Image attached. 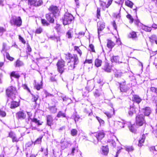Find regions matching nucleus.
Returning a JSON list of instances; mask_svg holds the SVG:
<instances>
[{
  "instance_id": "1",
  "label": "nucleus",
  "mask_w": 157,
  "mask_h": 157,
  "mask_svg": "<svg viewBox=\"0 0 157 157\" xmlns=\"http://www.w3.org/2000/svg\"><path fill=\"white\" fill-rule=\"evenodd\" d=\"M6 93L9 97L11 98L12 100H14L16 98L15 95L17 93V91L15 88L13 86H11L7 89Z\"/></svg>"
},
{
  "instance_id": "2",
  "label": "nucleus",
  "mask_w": 157,
  "mask_h": 157,
  "mask_svg": "<svg viewBox=\"0 0 157 157\" xmlns=\"http://www.w3.org/2000/svg\"><path fill=\"white\" fill-rule=\"evenodd\" d=\"M74 19V17L71 14L66 13L62 18L63 24L64 25H68L71 23Z\"/></svg>"
},
{
  "instance_id": "3",
  "label": "nucleus",
  "mask_w": 157,
  "mask_h": 157,
  "mask_svg": "<svg viewBox=\"0 0 157 157\" xmlns=\"http://www.w3.org/2000/svg\"><path fill=\"white\" fill-rule=\"evenodd\" d=\"M65 62L63 60H59L56 65L57 66V70L61 74L63 73L65 70Z\"/></svg>"
},
{
  "instance_id": "4",
  "label": "nucleus",
  "mask_w": 157,
  "mask_h": 157,
  "mask_svg": "<svg viewBox=\"0 0 157 157\" xmlns=\"http://www.w3.org/2000/svg\"><path fill=\"white\" fill-rule=\"evenodd\" d=\"M136 124L139 126H142L145 122L144 116L143 114L137 115L136 117Z\"/></svg>"
},
{
  "instance_id": "5",
  "label": "nucleus",
  "mask_w": 157,
  "mask_h": 157,
  "mask_svg": "<svg viewBox=\"0 0 157 157\" xmlns=\"http://www.w3.org/2000/svg\"><path fill=\"white\" fill-rule=\"evenodd\" d=\"M65 57L67 59H69L71 61H73L74 62V64H77L78 63V56L77 55L74 54L73 55H72L70 53H68L65 54Z\"/></svg>"
},
{
  "instance_id": "6",
  "label": "nucleus",
  "mask_w": 157,
  "mask_h": 157,
  "mask_svg": "<svg viewBox=\"0 0 157 157\" xmlns=\"http://www.w3.org/2000/svg\"><path fill=\"white\" fill-rule=\"evenodd\" d=\"M10 23L12 25L19 27L21 25L22 21L20 17H13L10 21Z\"/></svg>"
},
{
  "instance_id": "7",
  "label": "nucleus",
  "mask_w": 157,
  "mask_h": 157,
  "mask_svg": "<svg viewBox=\"0 0 157 157\" xmlns=\"http://www.w3.org/2000/svg\"><path fill=\"white\" fill-rule=\"evenodd\" d=\"M53 14L54 16L56 17L59 15V10L57 7L53 6H50L48 9Z\"/></svg>"
},
{
  "instance_id": "8",
  "label": "nucleus",
  "mask_w": 157,
  "mask_h": 157,
  "mask_svg": "<svg viewBox=\"0 0 157 157\" xmlns=\"http://www.w3.org/2000/svg\"><path fill=\"white\" fill-rule=\"evenodd\" d=\"M105 28V24L102 21H100L98 23V37L101 33V32Z\"/></svg>"
},
{
  "instance_id": "9",
  "label": "nucleus",
  "mask_w": 157,
  "mask_h": 157,
  "mask_svg": "<svg viewBox=\"0 0 157 157\" xmlns=\"http://www.w3.org/2000/svg\"><path fill=\"white\" fill-rule=\"evenodd\" d=\"M94 135L96 136L98 140L100 141L104 137L105 134L103 131H101L95 133Z\"/></svg>"
},
{
  "instance_id": "10",
  "label": "nucleus",
  "mask_w": 157,
  "mask_h": 157,
  "mask_svg": "<svg viewBox=\"0 0 157 157\" xmlns=\"http://www.w3.org/2000/svg\"><path fill=\"white\" fill-rule=\"evenodd\" d=\"M54 15L51 13H49L46 14V18L49 22L53 23L54 21V19L53 17Z\"/></svg>"
},
{
  "instance_id": "11",
  "label": "nucleus",
  "mask_w": 157,
  "mask_h": 157,
  "mask_svg": "<svg viewBox=\"0 0 157 157\" xmlns=\"http://www.w3.org/2000/svg\"><path fill=\"white\" fill-rule=\"evenodd\" d=\"M29 1L31 5L36 6H40L43 3L42 0H39L38 1H36V0H30Z\"/></svg>"
},
{
  "instance_id": "12",
  "label": "nucleus",
  "mask_w": 157,
  "mask_h": 157,
  "mask_svg": "<svg viewBox=\"0 0 157 157\" xmlns=\"http://www.w3.org/2000/svg\"><path fill=\"white\" fill-rule=\"evenodd\" d=\"M132 101L139 104L142 101V99L137 95H133L132 98Z\"/></svg>"
},
{
  "instance_id": "13",
  "label": "nucleus",
  "mask_w": 157,
  "mask_h": 157,
  "mask_svg": "<svg viewBox=\"0 0 157 157\" xmlns=\"http://www.w3.org/2000/svg\"><path fill=\"white\" fill-rule=\"evenodd\" d=\"M17 117L20 119H24L26 117V114L22 111H19L17 113Z\"/></svg>"
},
{
  "instance_id": "14",
  "label": "nucleus",
  "mask_w": 157,
  "mask_h": 157,
  "mask_svg": "<svg viewBox=\"0 0 157 157\" xmlns=\"http://www.w3.org/2000/svg\"><path fill=\"white\" fill-rule=\"evenodd\" d=\"M103 69L106 72H110L111 70V67L108 63H105Z\"/></svg>"
},
{
  "instance_id": "15",
  "label": "nucleus",
  "mask_w": 157,
  "mask_h": 157,
  "mask_svg": "<svg viewBox=\"0 0 157 157\" xmlns=\"http://www.w3.org/2000/svg\"><path fill=\"white\" fill-rule=\"evenodd\" d=\"M53 119L52 116L48 115L47 116V124L48 126H51L52 123Z\"/></svg>"
},
{
  "instance_id": "16",
  "label": "nucleus",
  "mask_w": 157,
  "mask_h": 157,
  "mask_svg": "<svg viewBox=\"0 0 157 157\" xmlns=\"http://www.w3.org/2000/svg\"><path fill=\"white\" fill-rule=\"evenodd\" d=\"M144 113L146 116H148L151 113V110L150 108L149 107H146L143 109Z\"/></svg>"
},
{
  "instance_id": "17",
  "label": "nucleus",
  "mask_w": 157,
  "mask_h": 157,
  "mask_svg": "<svg viewBox=\"0 0 157 157\" xmlns=\"http://www.w3.org/2000/svg\"><path fill=\"white\" fill-rule=\"evenodd\" d=\"M120 87L121 92H126L128 90V89L127 88L126 86L125 85L124 82L123 83V84H120Z\"/></svg>"
},
{
  "instance_id": "18",
  "label": "nucleus",
  "mask_w": 157,
  "mask_h": 157,
  "mask_svg": "<svg viewBox=\"0 0 157 157\" xmlns=\"http://www.w3.org/2000/svg\"><path fill=\"white\" fill-rule=\"evenodd\" d=\"M145 139V136L144 135H143L142 136L141 139H140L139 141L138 145L139 147H141L143 145V144L144 143Z\"/></svg>"
},
{
  "instance_id": "19",
  "label": "nucleus",
  "mask_w": 157,
  "mask_h": 157,
  "mask_svg": "<svg viewBox=\"0 0 157 157\" xmlns=\"http://www.w3.org/2000/svg\"><path fill=\"white\" fill-rule=\"evenodd\" d=\"M102 153L104 155H106L109 152V148L107 146H103L102 148Z\"/></svg>"
},
{
  "instance_id": "20",
  "label": "nucleus",
  "mask_w": 157,
  "mask_h": 157,
  "mask_svg": "<svg viewBox=\"0 0 157 157\" xmlns=\"http://www.w3.org/2000/svg\"><path fill=\"white\" fill-rule=\"evenodd\" d=\"M115 43L110 40H108L107 46V47L110 48H112L115 45Z\"/></svg>"
},
{
  "instance_id": "21",
  "label": "nucleus",
  "mask_w": 157,
  "mask_h": 157,
  "mask_svg": "<svg viewBox=\"0 0 157 157\" xmlns=\"http://www.w3.org/2000/svg\"><path fill=\"white\" fill-rule=\"evenodd\" d=\"M104 113L106 115L107 117L109 118L111 117L114 114V109H112L110 112H106Z\"/></svg>"
},
{
  "instance_id": "22",
  "label": "nucleus",
  "mask_w": 157,
  "mask_h": 157,
  "mask_svg": "<svg viewBox=\"0 0 157 157\" xmlns=\"http://www.w3.org/2000/svg\"><path fill=\"white\" fill-rule=\"evenodd\" d=\"M19 106L18 102L15 101H12L11 102L10 108L11 109H14Z\"/></svg>"
},
{
  "instance_id": "23",
  "label": "nucleus",
  "mask_w": 157,
  "mask_h": 157,
  "mask_svg": "<svg viewBox=\"0 0 157 157\" xmlns=\"http://www.w3.org/2000/svg\"><path fill=\"white\" fill-rule=\"evenodd\" d=\"M76 64H74V62H73V61H72L71 60V61L69 62H68V65L69 67V69L72 70L75 68V65Z\"/></svg>"
},
{
  "instance_id": "24",
  "label": "nucleus",
  "mask_w": 157,
  "mask_h": 157,
  "mask_svg": "<svg viewBox=\"0 0 157 157\" xmlns=\"http://www.w3.org/2000/svg\"><path fill=\"white\" fill-rule=\"evenodd\" d=\"M111 61L112 62L121 63V62L120 61L118 56H113L111 59Z\"/></svg>"
},
{
  "instance_id": "25",
  "label": "nucleus",
  "mask_w": 157,
  "mask_h": 157,
  "mask_svg": "<svg viewBox=\"0 0 157 157\" xmlns=\"http://www.w3.org/2000/svg\"><path fill=\"white\" fill-rule=\"evenodd\" d=\"M102 63V60L99 59H96L95 61V65L97 67L101 66Z\"/></svg>"
},
{
  "instance_id": "26",
  "label": "nucleus",
  "mask_w": 157,
  "mask_h": 157,
  "mask_svg": "<svg viewBox=\"0 0 157 157\" xmlns=\"http://www.w3.org/2000/svg\"><path fill=\"white\" fill-rule=\"evenodd\" d=\"M141 28L142 29L147 32H150L151 30V27H147L143 25H141Z\"/></svg>"
},
{
  "instance_id": "27",
  "label": "nucleus",
  "mask_w": 157,
  "mask_h": 157,
  "mask_svg": "<svg viewBox=\"0 0 157 157\" xmlns=\"http://www.w3.org/2000/svg\"><path fill=\"white\" fill-rule=\"evenodd\" d=\"M125 149L128 152L133 151L134 148L132 146H127L125 147Z\"/></svg>"
},
{
  "instance_id": "28",
  "label": "nucleus",
  "mask_w": 157,
  "mask_h": 157,
  "mask_svg": "<svg viewBox=\"0 0 157 157\" xmlns=\"http://www.w3.org/2000/svg\"><path fill=\"white\" fill-rule=\"evenodd\" d=\"M31 120L32 121L36 124L38 125H41L43 123L42 122H41L36 118H33V119H31Z\"/></svg>"
},
{
  "instance_id": "29",
  "label": "nucleus",
  "mask_w": 157,
  "mask_h": 157,
  "mask_svg": "<svg viewBox=\"0 0 157 157\" xmlns=\"http://www.w3.org/2000/svg\"><path fill=\"white\" fill-rule=\"evenodd\" d=\"M125 4L126 6L130 8H132V7L133 5V3L132 2L128 0H127L125 1Z\"/></svg>"
},
{
  "instance_id": "30",
  "label": "nucleus",
  "mask_w": 157,
  "mask_h": 157,
  "mask_svg": "<svg viewBox=\"0 0 157 157\" xmlns=\"http://www.w3.org/2000/svg\"><path fill=\"white\" fill-rule=\"evenodd\" d=\"M23 65V63L19 60H17L15 63V67H20Z\"/></svg>"
},
{
  "instance_id": "31",
  "label": "nucleus",
  "mask_w": 157,
  "mask_h": 157,
  "mask_svg": "<svg viewBox=\"0 0 157 157\" xmlns=\"http://www.w3.org/2000/svg\"><path fill=\"white\" fill-rule=\"evenodd\" d=\"M10 77L11 79H12V77L18 78L20 77V75L16 73L15 72L13 71L10 74Z\"/></svg>"
},
{
  "instance_id": "32",
  "label": "nucleus",
  "mask_w": 157,
  "mask_h": 157,
  "mask_svg": "<svg viewBox=\"0 0 157 157\" xmlns=\"http://www.w3.org/2000/svg\"><path fill=\"white\" fill-rule=\"evenodd\" d=\"M50 38L52 40L56 41L57 42L60 41V37L59 36H52L50 37Z\"/></svg>"
},
{
  "instance_id": "33",
  "label": "nucleus",
  "mask_w": 157,
  "mask_h": 157,
  "mask_svg": "<svg viewBox=\"0 0 157 157\" xmlns=\"http://www.w3.org/2000/svg\"><path fill=\"white\" fill-rule=\"evenodd\" d=\"M74 50L76 51L79 54L80 56L82 54L81 51L80 50L78 47L75 46L74 47Z\"/></svg>"
},
{
  "instance_id": "34",
  "label": "nucleus",
  "mask_w": 157,
  "mask_h": 157,
  "mask_svg": "<svg viewBox=\"0 0 157 157\" xmlns=\"http://www.w3.org/2000/svg\"><path fill=\"white\" fill-rule=\"evenodd\" d=\"M77 132V130L75 129H73L71 130V134L73 136H76Z\"/></svg>"
},
{
  "instance_id": "35",
  "label": "nucleus",
  "mask_w": 157,
  "mask_h": 157,
  "mask_svg": "<svg viewBox=\"0 0 157 157\" xmlns=\"http://www.w3.org/2000/svg\"><path fill=\"white\" fill-rule=\"evenodd\" d=\"M39 98V96L38 95H34L32 94V101L36 102V101L37 100L38 98Z\"/></svg>"
},
{
  "instance_id": "36",
  "label": "nucleus",
  "mask_w": 157,
  "mask_h": 157,
  "mask_svg": "<svg viewBox=\"0 0 157 157\" xmlns=\"http://www.w3.org/2000/svg\"><path fill=\"white\" fill-rule=\"evenodd\" d=\"M57 116L58 117H66L65 114L63 113L61 111H60L58 113Z\"/></svg>"
},
{
  "instance_id": "37",
  "label": "nucleus",
  "mask_w": 157,
  "mask_h": 157,
  "mask_svg": "<svg viewBox=\"0 0 157 157\" xmlns=\"http://www.w3.org/2000/svg\"><path fill=\"white\" fill-rule=\"evenodd\" d=\"M41 23L44 26H48L49 24L44 19H42L41 20Z\"/></svg>"
},
{
  "instance_id": "38",
  "label": "nucleus",
  "mask_w": 157,
  "mask_h": 157,
  "mask_svg": "<svg viewBox=\"0 0 157 157\" xmlns=\"http://www.w3.org/2000/svg\"><path fill=\"white\" fill-rule=\"evenodd\" d=\"M129 36L132 38H135L136 37V34L134 32H132L130 33Z\"/></svg>"
},
{
  "instance_id": "39",
  "label": "nucleus",
  "mask_w": 157,
  "mask_h": 157,
  "mask_svg": "<svg viewBox=\"0 0 157 157\" xmlns=\"http://www.w3.org/2000/svg\"><path fill=\"white\" fill-rule=\"evenodd\" d=\"M126 17L130 20L129 22L130 23H132L133 21V19L131 15L128 14L126 16Z\"/></svg>"
},
{
  "instance_id": "40",
  "label": "nucleus",
  "mask_w": 157,
  "mask_h": 157,
  "mask_svg": "<svg viewBox=\"0 0 157 157\" xmlns=\"http://www.w3.org/2000/svg\"><path fill=\"white\" fill-rule=\"evenodd\" d=\"M6 31V29L2 27H0V36H2L3 33Z\"/></svg>"
},
{
  "instance_id": "41",
  "label": "nucleus",
  "mask_w": 157,
  "mask_h": 157,
  "mask_svg": "<svg viewBox=\"0 0 157 157\" xmlns=\"http://www.w3.org/2000/svg\"><path fill=\"white\" fill-rule=\"evenodd\" d=\"M122 73L120 71H117L115 73V76L116 77L118 78L121 76Z\"/></svg>"
},
{
  "instance_id": "42",
  "label": "nucleus",
  "mask_w": 157,
  "mask_h": 157,
  "mask_svg": "<svg viewBox=\"0 0 157 157\" xmlns=\"http://www.w3.org/2000/svg\"><path fill=\"white\" fill-rule=\"evenodd\" d=\"M74 121L75 122L78 121L80 119V117L78 115L76 114H75L74 117Z\"/></svg>"
},
{
  "instance_id": "43",
  "label": "nucleus",
  "mask_w": 157,
  "mask_h": 157,
  "mask_svg": "<svg viewBox=\"0 0 157 157\" xmlns=\"http://www.w3.org/2000/svg\"><path fill=\"white\" fill-rule=\"evenodd\" d=\"M136 108L133 106H130V108H129V110L131 111L133 114H134L136 113Z\"/></svg>"
},
{
  "instance_id": "44",
  "label": "nucleus",
  "mask_w": 157,
  "mask_h": 157,
  "mask_svg": "<svg viewBox=\"0 0 157 157\" xmlns=\"http://www.w3.org/2000/svg\"><path fill=\"white\" fill-rule=\"evenodd\" d=\"M6 58L10 61H13L14 59L13 58L10 56L9 53L7 52L6 53Z\"/></svg>"
},
{
  "instance_id": "45",
  "label": "nucleus",
  "mask_w": 157,
  "mask_h": 157,
  "mask_svg": "<svg viewBox=\"0 0 157 157\" xmlns=\"http://www.w3.org/2000/svg\"><path fill=\"white\" fill-rule=\"evenodd\" d=\"M66 36L68 38L72 37L71 31V30H69L66 33Z\"/></svg>"
},
{
  "instance_id": "46",
  "label": "nucleus",
  "mask_w": 157,
  "mask_h": 157,
  "mask_svg": "<svg viewBox=\"0 0 157 157\" xmlns=\"http://www.w3.org/2000/svg\"><path fill=\"white\" fill-rule=\"evenodd\" d=\"M42 137H40L38 138L35 142V144H39L41 143Z\"/></svg>"
},
{
  "instance_id": "47",
  "label": "nucleus",
  "mask_w": 157,
  "mask_h": 157,
  "mask_svg": "<svg viewBox=\"0 0 157 157\" xmlns=\"http://www.w3.org/2000/svg\"><path fill=\"white\" fill-rule=\"evenodd\" d=\"M116 123L117 124H118L120 126L119 127V128H124V124L123 122L119 121H117Z\"/></svg>"
},
{
  "instance_id": "48",
  "label": "nucleus",
  "mask_w": 157,
  "mask_h": 157,
  "mask_svg": "<svg viewBox=\"0 0 157 157\" xmlns=\"http://www.w3.org/2000/svg\"><path fill=\"white\" fill-rule=\"evenodd\" d=\"M150 90L152 92H154L156 94H157V88L151 87L150 88Z\"/></svg>"
},
{
  "instance_id": "49",
  "label": "nucleus",
  "mask_w": 157,
  "mask_h": 157,
  "mask_svg": "<svg viewBox=\"0 0 157 157\" xmlns=\"http://www.w3.org/2000/svg\"><path fill=\"white\" fill-rule=\"evenodd\" d=\"M6 112L1 109H0V116L2 117H5L6 116Z\"/></svg>"
},
{
  "instance_id": "50",
  "label": "nucleus",
  "mask_w": 157,
  "mask_h": 157,
  "mask_svg": "<svg viewBox=\"0 0 157 157\" xmlns=\"http://www.w3.org/2000/svg\"><path fill=\"white\" fill-rule=\"evenodd\" d=\"M19 40L24 44L25 43V41L24 39L20 35L19 36Z\"/></svg>"
},
{
  "instance_id": "51",
  "label": "nucleus",
  "mask_w": 157,
  "mask_h": 157,
  "mask_svg": "<svg viewBox=\"0 0 157 157\" xmlns=\"http://www.w3.org/2000/svg\"><path fill=\"white\" fill-rule=\"evenodd\" d=\"M42 31V29L41 28H39L37 29L36 30V33H40Z\"/></svg>"
},
{
  "instance_id": "52",
  "label": "nucleus",
  "mask_w": 157,
  "mask_h": 157,
  "mask_svg": "<svg viewBox=\"0 0 157 157\" xmlns=\"http://www.w3.org/2000/svg\"><path fill=\"white\" fill-rule=\"evenodd\" d=\"M113 0H109L108 4H106V5L105 6V7L106 8H108L109 6L111 4L112 1Z\"/></svg>"
},
{
  "instance_id": "53",
  "label": "nucleus",
  "mask_w": 157,
  "mask_h": 157,
  "mask_svg": "<svg viewBox=\"0 0 157 157\" xmlns=\"http://www.w3.org/2000/svg\"><path fill=\"white\" fill-rule=\"evenodd\" d=\"M151 99L153 102L155 103L157 102V96H154Z\"/></svg>"
},
{
  "instance_id": "54",
  "label": "nucleus",
  "mask_w": 157,
  "mask_h": 157,
  "mask_svg": "<svg viewBox=\"0 0 157 157\" xmlns=\"http://www.w3.org/2000/svg\"><path fill=\"white\" fill-rule=\"evenodd\" d=\"M42 86L41 85L37 84L35 86V87L37 90H39L42 88Z\"/></svg>"
},
{
  "instance_id": "55",
  "label": "nucleus",
  "mask_w": 157,
  "mask_h": 157,
  "mask_svg": "<svg viewBox=\"0 0 157 157\" xmlns=\"http://www.w3.org/2000/svg\"><path fill=\"white\" fill-rule=\"evenodd\" d=\"M129 130L132 132H135L136 131V130L132 126H131L130 127H129Z\"/></svg>"
},
{
  "instance_id": "56",
  "label": "nucleus",
  "mask_w": 157,
  "mask_h": 157,
  "mask_svg": "<svg viewBox=\"0 0 157 157\" xmlns=\"http://www.w3.org/2000/svg\"><path fill=\"white\" fill-rule=\"evenodd\" d=\"M15 135V134L13 132H10L9 133V136L12 138Z\"/></svg>"
},
{
  "instance_id": "57",
  "label": "nucleus",
  "mask_w": 157,
  "mask_h": 157,
  "mask_svg": "<svg viewBox=\"0 0 157 157\" xmlns=\"http://www.w3.org/2000/svg\"><path fill=\"white\" fill-rule=\"evenodd\" d=\"M100 16V10L98 8L97 11V17L98 18H99Z\"/></svg>"
},
{
  "instance_id": "58",
  "label": "nucleus",
  "mask_w": 157,
  "mask_h": 157,
  "mask_svg": "<svg viewBox=\"0 0 157 157\" xmlns=\"http://www.w3.org/2000/svg\"><path fill=\"white\" fill-rule=\"evenodd\" d=\"M24 89L27 90L29 92H30L29 89L26 84H24L22 86Z\"/></svg>"
},
{
  "instance_id": "59",
  "label": "nucleus",
  "mask_w": 157,
  "mask_h": 157,
  "mask_svg": "<svg viewBox=\"0 0 157 157\" xmlns=\"http://www.w3.org/2000/svg\"><path fill=\"white\" fill-rule=\"evenodd\" d=\"M13 142H17L18 141V140L16 136V135L12 138Z\"/></svg>"
},
{
  "instance_id": "60",
  "label": "nucleus",
  "mask_w": 157,
  "mask_h": 157,
  "mask_svg": "<svg viewBox=\"0 0 157 157\" xmlns=\"http://www.w3.org/2000/svg\"><path fill=\"white\" fill-rule=\"evenodd\" d=\"M92 62V61L91 59H89V60H87V59H86L85 62H84V63H91Z\"/></svg>"
},
{
  "instance_id": "61",
  "label": "nucleus",
  "mask_w": 157,
  "mask_h": 157,
  "mask_svg": "<svg viewBox=\"0 0 157 157\" xmlns=\"http://www.w3.org/2000/svg\"><path fill=\"white\" fill-rule=\"evenodd\" d=\"M100 5L101 6H102L103 7H105V6L106 5L105 4V3L101 1L100 2Z\"/></svg>"
},
{
  "instance_id": "62",
  "label": "nucleus",
  "mask_w": 157,
  "mask_h": 157,
  "mask_svg": "<svg viewBox=\"0 0 157 157\" xmlns=\"http://www.w3.org/2000/svg\"><path fill=\"white\" fill-rule=\"evenodd\" d=\"M156 38V36L155 35H152L150 38L151 39V40H155V39Z\"/></svg>"
},
{
  "instance_id": "63",
  "label": "nucleus",
  "mask_w": 157,
  "mask_h": 157,
  "mask_svg": "<svg viewBox=\"0 0 157 157\" xmlns=\"http://www.w3.org/2000/svg\"><path fill=\"white\" fill-rule=\"evenodd\" d=\"M89 46L90 48L91 49L92 51L93 52H94V46L92 44H90V45Z\"/></svg>"
},
{
  "instance_id": "64",
  "label": "nucleus",
  "mask_w": 157,
  "mask_h": 157,
  "mask_svg": "<svg viewBox=\"0 0 157 157\" xmlns=\"http://www.w3.org/2000/svg\"><path fill=\"white\" fill-rule=\"evenodd\" d=\"M98 122L101 124H103L104 123V121L101 119L100 120V121H98Z\"/></svg>"
}]
</instances>
